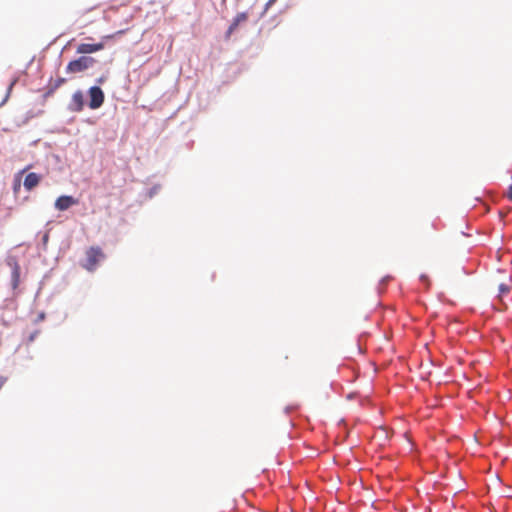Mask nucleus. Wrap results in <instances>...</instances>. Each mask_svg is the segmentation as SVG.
<instances>
[{"mask_svg": "<svg viewBox=\"0 0 512 512\" xmlns=\"http://www.w3.org/2000/svg\"><path fill=\"white\" fill-rule=\"evenodd\" d=\"M96 63V60L93 57L82 55L77 59H74L68 63L66 66L67 73H80L83 72L90 67H92Z\"/></svg>", "mask_w": 512, "mask_h": 512, "instance_id": "obj_1", "label": "nucleus"}, {"mask_svg": "<svg viewBox=\"0 0 512 512\" xmlns=\"http://www.w3.org/2000/svg\"><path fill=\"white\" fill-rule=\"evenodd\" d=\"M105 257L100 247L92 246L86 251V260L83 267L88 271H94L97 264Z\"/></svg>", "mask_w": 512, "mask_h": 512, "instance_id": "obj_2", "label": "nucleus"}, {"mask_svg": "<svg viewBox=\"0 0 512 512\" xmlns=\"http://www.w3.org/2000/svg\"><path fill=\"white\" fill-rule=\"evenodd\" d=\"M89 94V107L91 109H98L104 102V93L98 86H93L88 91Z\"/></svg>", "mask_w": 512, "mask_h": 512, "instance_id": "obj_3", "label": "nucleus"}, {"mask_svg": "<svg viewBox=\"0 0 512 512\" xmlns=\"http://www.w3.org/2000/svg\"><path fill=\"white\" fill-rule=\"evenodd\" d=\"M84 108V96L83 93L78 90L73 93L71 101L69 103V110L72 112H80Z\"/></svg>", "mask_w": 512, "mask_h": 512, "instance_id": "obj_4", "label": "nucleus"}, {"mask_svg": "<svg viewBox=\"0 0 512 512\" xmlns=\"http://www.w3.org/2000/svg\"><path fill=\"white\" fill-rule=\"evenodd\" d=\"M104 49V43L99 42L95 44L81 43L77 46L76 52L78 54H91Z\"/></svg>", "mask_w": 512, "mask_h": 512, "instance_id": "obj_5", "label": "nucleus"}, {"mask_svg": "<svg viewBox=\"0 0 512 512\" xmlns=\"http://www.w3.org/2000/svg\"><path fill=\"white\" fill-rule=\"evenodd\" d=\"M75 204H77V200L67 195L60 196L55 201V207L60 211H65Z\"/></svg>", "mask_w": 512, "mask_h": 512, "instance_id": "obj_6", "label": "nucleus"}, {"mask_svg": "<svg viewBox=\"0 0 512 512\" xmlns=\"http://www.w3.org/2000/svg\"><path fill=\"white\" fill-rule=\"evenodd\" d=\"M40 181H41V176L38 175L37 173L31 172V173L27 174L25 177L24 187L27 191H31L36 186H38Z\"/></svg>", "mask_w": 512, "mask_h": 512, "instance_id": "obj_7", "label": "nucleus"}, {"mask_svg": "<svg viewBox=\"0 0 512 512\" xmlns=\"http://www.w3.org/2000/svg\"><path fill=\"white\" fill-rule=\"evenodd\" d=\"M248 19V15L246 12H241L236 15L233 19L232 24L229 26L228 34H231L234 30L237 29L240 23L245 22Z\"/></svg>", "mask_w": 512, "mask_h": 512, "instance_id": "obj_8", "label": "nucleus"}, {"mask_svg": "<svg viewBox=\"0 0 512 512\" xmlns=\"http://www.w3.org/2000/svg\"><path fill=\"white\" fill-rule=\"evenodd\" d=\"M20 281V266L16 261L13 263V269H12V286L13 288H17Z\"/></svg>", "mask_w": 512, "mask_h": 512, "instance_id": "obj_9", "label": "nucleus"}, {"mask_svg": "<svg viewBox=\"0 0 512 512\" xmlns=\"http://www.w3.org/2000/svg\"><path fill=\"white\" fill-rule=\"evenodd\" d=\"M510 292V286L507 284L499 285V299L502 300V297Z\"/></svg>", "mask_w": 512, "mask_h": 512, "instance_id": "obj_10", "label": "nucleus"}, {"mask_svg": "<svg viewBox=\"0 0 512 512\" xmlns=\"http://www.w3.org/2000/svg\"><path fill=\"white\" fill-rule=\"evenodd\" d=\"M125 31L124 30H119L117 31L116 33L114 34H111V35H106L103 37V39L107 40V39H113L115 36L117 35H122Z\"/></svg>", "mask_w": 512, "mask_h": 512, "instance_id": "obj_11", "label": "nucleus"}, {"mask_svg": "<svg viewBox=\"0 0 512 512\" xmlns=\"http://www.w3.org/2000/svg\"><path fill=\"white\" fill-rule=\"evenodd\" d=\"M506 195L508 199L512 201V185L509 186Z\"/></svg>", "mask_w": 512, "mask_h": 512, "instance_id": "obj_12", "label": "nucleus"}, {"mask_svg": "<svg viewBox=\"0 0 512 512\" xmlns=\"http://www.w3.org/2000/svg\"><path fill=\"white\" fill-rule=\"evenodd\" d=\"M63 83H65V79L64 78H59L57 79L56 81V84H55V87H59L60 85H62Z\"/></svg>", "mask_w": 512, "mask_h": 512, "instance_id": "obj_13", "label": "nucleus"}, {"mask_svg": "<svg viewBox=\"0 0 512 512\" xmlns=\"http://www.w3.org/2000/svg\"><path fill=\"white\" fill-rule=\"evenodd\" d=\"M19 189H20V181L18 180V181L14 184V186H13V190H14V192H15V193H17V192L19 191Z\"/></svg>", "mask_w": 512, "mask_h": 512, "instance_id": "obj_14", "label": "nucleus"}, {"mask_svg": "<svg viewBox=\"0 0 512 512\" xmlns=\"http://www.w3.org/2000/svg\"><path fill=\"white\" fill-rule=\"evenodd\" d=\"M39 331H35L34 333H32L30 336H29V341L32 342L34 341V339L36 338V336L38 335Z\"/></svg>", "mask_w": 512, "mask_h": 512, "instance_id": "obj_15", "label": "nucleus"}, {"mask_svg": "<svg viewBox=\"0 0 512 512\" xmlns=\"http://www.w3.org/2000/svg\"><path fill=\"white\" fill-rule=\"evenodd\" d=\"M97 82H98L99 84H102V83L104 82V78H103V77L99 78V79L97 80Z\"/></svg>", "mask_w": 512, "mask_h": 512, "instance_id": "obj_16", "label": "nucleus"}, {"mask_svg": "<svg viewBox=\"0 0 512 512\" xmlns=\"http://www.w3.org/2000/svg\"><path fill=\"white\" fill-rule=\"evenodd\" d=\"M29 168H30V166L26 167V168H25V169H23L20 173L22 174V173L26 172Z\"/></svg>", "mask_w": 512, "mask_h": 512, "instance_id": "obj_17", "label": "nucleus"}, {"mask_svg": "<svg viewBox=\"0 0 512 512\" xmlns=\"http://www.w3.org/2000/svg\"><path fill=\"white\" fill-rule=\"evenodd\" d=\"M275 0H269V2L267 3V6L271 5Z\"/></svg>", "mask_w": 512, "mask_h": 512, "instance_id": "obj_18", "label": "nucleus"}, {"mask_svg": "<svg viewBox=\"0 0 512 512\" xmlns=\"http://www.w3.org/2000/svg\"><path fill=\"white\" fill-rule=\"evenodd\" d=\"M39 319H40V320H43V319H44V314H40V315H39Z\"/></svg>", "mask_w": 512, "mask_h": 512, "instance_id": "obj_19", "label": "nucleus"}]
</instances>
